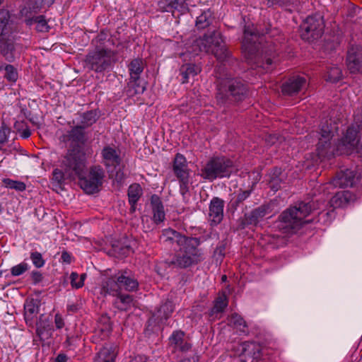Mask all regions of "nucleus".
Instances as JSON below:
<instances>
[{"label": "nucleus", "instance_id": "obj_20", "mask_svg": "<svg viewBox=\"0 0 362 362\" xmlns=\"http://www.w3.org/2000/svg\"><path fill=\"white\" fill-rule=\"evenodd\" d=\"M306 84L305 77L294 76L290 77L281 86V92L284 95L293 96L298 94Z\"/></svg>", "mask_w": 362, "mask_h": 362}, {"label": "nucleus", "instance_id": "obj_33", "mask_svg": "<svg viewBox=\"0 0 362 362\" xmlns=\"http://www.w3.org/2000/svg\"><path fill=\"white\" fill-rule=\"evenodd\" d=\"M151 204L153 214V221L160 223L165 219L164 207L159 196L153 194L151 197Z\"/></svg>", "mask_w": 362, "mask_h": 362}, {"label": "nucleus", "instance_id": "obj_29", "mask_svg": "<svg viewBox=\"0 0 362 362\" xmlns=\"http://www.w3.org/2000/svg\"><path fill=\"white\" fill-rule=\"evenodd\" d=\"M253 191V185L248 189H240L238 193L234 195L228 204V210L234 213L244 202L250 196Z\"/></svg>", "mask_w": 362, "mask_h": 362}, {"label": "nucleus", "instance_id": "obj_57", "mask_svg": "<svg viewBox=\"0 0 362 362\" xmlns=\"http://www.w3.org/2000/svg\"><path fill=\"white\" fill-rule=\"evenodd\" d=\"M30 259L36 268H41L45 265V260L43 259L42 254L39 252H31Z\"/></svg>", "mask_w": 362, "mask_h": 362}, {"label": "nucleus", "instance_id": "obj_48", "mask_svg": "<svg viewBox=\"0 0 362 362\" xmlns=\"http://www.w3.org/2000/svg\"><path fill=\"white\" fill-rule=\"evenodd\" d=\"M342 76V72L338 66H331L328 68L325 75V80L331 83L338 82Z\"/></svg>", "mask_w": 362, "mask_h": 362}, {"label": "nucleus", "instance_id": "obj_34", "mask_svg": "<svg viewBox=\"0 0 362 362\" xmlns=\"http://www.w3.org/2000/svg\"><path fill=\"white\" fill-rule=\"evenodd\" d=\"M202 71L201 66L197 64L188 63L181 66L180 69V73L182 76V83H186L189 82L190 78H193L197 76Z\"/></svg>", "mask_w": 362, "mask_h": 362}, {"label": "nucleus", "instance_id": "obj_11", "mask_svg": "<svg viewBox=\"0 0 362 362\" xmlns=\"http://www.w3.org/2000/svg\"><path fill=\"white\" fill-rule=\"evenodd\" d=\"M274 203L269 202L246 212L237 220V230H244L250 226L256 227L267 216L273 212Z\"/></svg>", "mask_w": 362, "mask_h": 362}, {"label": "nucleus", "instance_id": "obj_5", "mask_svg": "<svg viewBox=\"0 0 362 362\" xmlns=\"http://www.w3.org/2000/svg\"><path fill=\"white\" fill-rule=\"evenodd\" d=\"M194 46L199 48L200 52L212 53L216 59L224 66L238 64V60L233 57L228 49L218 28H211L207 30L202 37L194 41Z\"/></svg>", "mask_w": 362, "mask_h": 362}, {"label": "nucleus", "instance_id": "obj_54", "mask_svg": "<svg viewBox=\"0 0 362 362\" xmlns=\"http://www.w3.org/2000/svg\"><path fill=\"white\" fill-rule=\"evenodd\" d=\"M11 131L4 121L0 119V144H4L8 141V136Z\"/></svg>", "mask_w": 362, "mask_h": 362}, {"label": "nucleus", "instance_id": "obj_45", "mask_svg": "<svg viewBox=\"0 0 362 362\" xmlns=\"http://www.w3.org/2000/svg\"><path fill=\"white\" fill-rule=\"evenodd\" d=\"M130 78L138 79L144 71V63L141 59H133L128 65Z\"/></svg>", "mask_w": 362, "mask_h": 362}, {"label": "nucleus", "instance_id": "obj_6", "mask_svg": "<svg viewBox=\"0 0 362 362\" xmlns=\"http://www.w3.org/2000/svg\"><path fill=\"white\" fill-rule=\"evenodd\" d=\"M234 169V162L230 158L225 156H213L201 169L200 176L212 182L218 178L230 177Z\"/></svg>", "mask_w": 362, "mask_h": 362}, {"label": "nucleus", "instance_id": "obj_17", "mask_svg": "<svg viewBox=\"0 0 362 362\" xmlns=\"http://www.w3.org/2000/svg\"><path fill=\"white\" fill-rule=\"evenodd\" d=\"M101 156L103 163L107 169L112 168L113 170H116L122 162L119 150L110 146H106L102 149Z\"/></svg>", "mask_w": 362, "mask_h": 362}, {"label": "nucleus", "instance_id": "obj_3", "mask_svg": "<svg viewBox=\"0 0 362 362\" xmlns=\"http://www.w3.org/2000/svg\"><path fill=\"white\" fill-rule=\"evenodd\" d=\"M324 201L314 199L308 202H300L295 206H291L283 211L278 217L277 227L283 233L292 235L296 233L305 224L311 220H305L313 211L320 208Z\"/></svg>", "mask_w": 362, "mask_h": 362}, {"label": "nucleus", "instance_id": "obj_21", "mask_svg": "<svg viewBox=\"0 0 362 362\" xmlns=\"http://www.w3.org/2000/svg\"><path fill=\"white\" fill-rule=\"evenodd\" d=\"M35 322L36 325V334L40 341L44 342L46 339H49L52 334L53 326L49 317L42 314Z\"/></svg>", "mask_w": 362, "mask_h": 362}, {"label": "nucleus", "instance_id": "obj_46", "mask_svg": "<svg viewBox=\"0 0 362 362\" xmlns=\"http://www.w3.org/2000/svg\"><path fill=\"white\" fill-rule=\"evenodd\" d=\"M28 23H35L36 24V30L40 33H47L49 32L50 29V26L48 25L47 20L45 19V16L40 15L37 16H33L28 21Z\"/></svg>", "mask_w": 362, "mask_h": 362}, {"label": "nucleus", "instance_id": "obj_38", "mask_svg": "<svg viewBox=\"0 0 362 362\" xmlns=\"http://www.w3.org/2000/svg\"><path fill=\"white\" fill-rule=\"evenodd\" d=\"M173 173L179 180L180 194L185 197L187 192H189V173L188 168L185 169L174 170Z\"/></svg>", "mask_w": 362, "mask_h": 362}, {"label": "nucleus", "instance_id": "obj_4", "mask_svg": "<svg viewBox=\"0 0 362 362\" xmlns=\"http://www.w3.org/2000/svg\"><path fill=\"white\" fill-rule=\"evenodd\" d=\"M216 100L217 105L229 107L238 105L249 95L247 82L241 78L217 76L216 82Z\"/></svg>", "mask_w": 362, "mask_h": 362}, {"label": "nucleus", "instance_id": "obj_47", "mask_svg": "<svg viewBox=\"0 0 362 362\" xmlns=\"http://www.w3.org/2000/svg\"><path fill=\"white\" fill-rule=\"evenodd\" d=\"M230 323L234 327V328L240 332L246 333L247 332V325L246 322L243 317L238 313H233L231 315Z\"/></svg>", "mask_w": 362, "mask_h": 362}, {"label": "nucleus", "instance_id": "obj_8", "mask_svg": "<svg viewBox=\"0 0 362 362\" xmlns=\"http://www.w3.org/2000/svg\"><path fill=\"white\" fill-rule=\"evenodd\" d=\"M323 16L315 13L308 16L300 25L299 33L304 41L312 42L320 39L324 33Z\"/></svg>", "mask_w": 362, "mask_h": 362}, {"label": "nucleus", "instance_id": "obj_36", "mask_svg": "<svg viewBox=\"0 0 362 362\" xmlns=\"http://www.w3.org/2000/svg\"><path fill=\"white\" fill-rule=\"evenodd\" d=\"M228 304V300L225 292L219 293L214 301V306L209 311V317H214L215 315L223 313Z\"/></svg>", "mask_w": 362, "mask_h": 362}, {"label": "nucleus", "instance_id": "obj_59", "mask_svg": "<svg viewBox=\"0 0 362 362\" xmlns=\"http://www.w3.org/2000/svg\"><path fill=\"white\" fill-rule=\"evenodd\" d=\"M28 270V264L25 262H21L19 264L11 267V274L13 276H18L23 274Z\"/></svg>", "mask_w": 362, "mask_h": 362}, {"label": "nucleus", "instance_id": "obj_39", "mask_svg": "<svg viewBox=\"0 0 362 362\" xmlns=\"http://www.w3.org/2000/svg\"><path fill=\"white\" fill-rule=\"evenodd\" d=\"M121 288L120 283L118 281V277L115 279L113 277L107 279L102 283L101 293L104 296L110 294L117 296Z\"/></svg>", "mask_w": 362, "mask_h": 362}, {"label": "nucleus", "instance_id": "obj_52", "mask_svg": "<svg viewBox=\"0 0 362 362\" xmlns=\"http://www.w3.org/2000/svg\"><path fill=\"white\" fill-rule=\"evenodd\" d=\"M187 168V163L185 157L177 153L173 160V170Z\"/></svg>", "mask_w": 362, "mask_h": 362}, {"label": "nucleus", "instance_id": "obj_7", "mask_svg": "<svg viewBox=\"0 0 362 362\" xmlns=\"http://www.w3.org/2000/svg\"><path fill=\"white\" fill-rule=\"evenodd\" d=\"M61 167L70 179L85 175L86 158L83 148L77 145L70 146L62 158Z\"/></svg>", "mask_w": 362, "mask_h": 362}, {"label": "nucleus", "instance_id": "obj_37", "mask_svg": "<svg viewBox=\"0 0 362 362\" xmlns=\"http://www.w3.org/2000/svg\"><path fill=\"white\" fill-rule=\"evenodd\" d=\"M282 173L283 170L281 168L274 167L268 174V183L269 187L274 192H277L281 188V184L283 181V179L281 177Z\"/></svg>", "mask_w": 362, "mask_h": 362}, {"label": "nucleus", "instance_id": "obj_18", "mask_svg": "<svg viewBox=\"0 0 362 362\" xmlns=\"http://www.w3.org/2000/svg\"><path fill=\"white\" fill-rule=\"evenodd\" d=\"M263 349L256 343H247L240 355L241 362H259L262 360Z\"/></svg>", "mask_w": 362, "mask_h": 362}, {"label": "nucleus", "instance_id": "obj_24", "mask_svg": "<svg viewBox=\"0 0 362 362\" xmlns=\"http://www.w3.org/2000/svg\"><path fill=\"white\" fill-rule=\"evenodd\" d=\"M95 48L100 50H105L112 52H117L112 49L115 45V41L110 33L107 30H102L95 38Z\"/></svg>", "mask_w": 362, "mask_h": 362}, {"label": "nucleus", "instance_id": "obj_50", "mask_svg": "<svg viewBox=\"0 0 362 362\" xmlns=\"http://www.w3.org/2000/svg\"><path fill=\"white\" fill-rule=\"evenodd\" d=\"M5 70L4 78L11 83H15L18 78V74L16 68L11 64H6L4 66Z\"/></svg>", "mask_w": 362, "mask_h": 362}, {"label": "nucleus", "instance_id": "obj_16", "mask_svg": "<svg viewBox=\"0 0 362 362\" xmlns=\"http://www.w3.org/2000/svg\"><path fill=\"white\" fill-rule=\"evenodd\" d=\"M224 201L217 197L211 199L209 206V221L211 226H216L223 219Z\"/></svg>", "mask_w": 362, "mask_h": 362}, {"label": "nucleus", "instance_id": "obj_55", "mask_svg": "<svg viewBox=\"0 0 362 362\" xmlns=\"http://www.w3.org/2000/svg\"><path fill=\"white\" fill-rule=\"evenodd\" d=\"M86 277V274H82L80 276L79 280L78 281H75V279H78V274L76 272H72L70 275L71 286L75 288H80L83 287Z\"/></svg>", "mask_w": 362, "mask_h": 362}, {"label": "nucleus", "instance_id": "obj_49", "mask_svg": "<svg viewBox=\"0 0 362 362\" xmlns=\"http://www.w3.org/2000/svg\"><path fill=\"white\" fill-rule=\"evenodd\" d=\"M2 183L6 187L13 189L18 192H23L26 189V185L21 181L13 180L9 178H4L2 180Z\"/></svg>", "mask_w": 362, "mask_h": 362}, {"label": "nucleus", "instance_id": "obj_12", "mask_svg": "<svg viewBox=\"0 0 362 362\" xmlns=\"http://www.w3.org/2000/svg\"><path fill=\"white\" fill-rule=\"evenodd\" d=\"M78 184L87 194H94L99 192L103 185L105 171L100 165H93L90 168L87 177L85 175L78 176Z\"/></svg>", "mask_w": 362, "mask_h": 362}, {"label": "nucleus", "instance_id": "obj_14", "mask_svg": "<svg viewBox=\"0 0 362 362\" xmlns=\"http://www.w3.org/2000/svg\"><path fill=\"white\" fill-rule=\"evenodd\" d=\"M168 346L172 348L173 353L178 351L182 354H186L192 349L190 337L181 329L173 332L168 339Z\"/></svg>", "mask_w": 362, "mask_h": 362}, {"label": "nucleus", "instance_id": "obj_31", "mask_svg": "<svg viewBox=\"0 0 362 362\" xmlns=\"http://www.w3.org/2000/svg\"><path fill=\"white\" fill-rule=\"evenodd\" d=\"M39 311V305L34 299L26 300L24 304V318L27 325L33 327L35 318Z\"/></svg>", "mask_w": 362, "mask_h": 362}, {"label": "nucleus", "instance_id": "obj_32", "mask_svg": "<svg viewBox=\"0 0 362 362\" xmlns=\"http://www.w3.org/2000/svg\"><path fill=\"white\" fill-rule=\"evenodd\" d=\"M143 194V189L138 183H133L129 185L127 190L128 201L130 204L129 211L134 213L136 211V204Z\"/></svg>", "mask_w": 362, "mask_h": 362}, {"label": "nucleus", "instance_id": "obj_15", "mask_svg": "<svg viewBox=\"0 0 362 362\" xmlns=\"http://www.w3.org/2000/svg\"><path fill=\"white\" fill-rule=\"evenodd\" d=\"M87 140L88 137L85 129L78 124L72 127L66 134H63L59 136V141L61 142L66 144L71 141V146L77 145L81 146V148L85 145Z\"/></svg>", "mask_w": 362, "mask_h": 362}, {"label": "nucleus", "instance_id": "obj_26", "mask_svg": "<svg viewBox=\"0 0 362 362\" xmlns=\"http://www.w3.org/2000/svg\"><path fill=\"white\" fill-rule=\"evenodd\" d=\"M117 356V346L113 344H105L96 354L93 362H115Z\"/></svg>", "mask_w": 362, "mask_h": 362}, {"label": "nucleus", "instance_id": "obj_60", "mask_svg": "<svg viewBox=\"0 0 362 362\" xmlns=\"http://www.w3.org/2000/svg\"><path fill=\"white\" fill-rule=\"evenodd\" d=\"M167 6L170 8L178 9L182 8L185 0H165Z\"/></svg>", "mask_w": 362, "mask_h": 362}, {"label": "nucleus", "instance_id": "obj_64", "mask_svg": "<svg viewBox=\"0 0 362 362\" xmlns=\"http://www.w3.org/2000/svg\"><path fill=\"white\" fill-rule=\"evenodd\" d=\"M68 359L69 358L66 354L60 353L52 362H67Z\"/></svg>", "mask_w": 362, "mask_h": 362}, {"label": "nucleus", "instance_id": "obj_28", "mask_svg": "<svg viewBox=\"0 0 362 362\" xmlns=\"http://www.w3.org/2000/svg\"><path fill=\"white\" fill-rule=\"evenodd\" d=\"M14 31V22L11 19L8 11L0 10V37L10 36V34H13Z\"/></svg>", "mask_w": 362, "mask_h": 362}, {"label": "nucleus", "instance_id": "obj_62", "mask_svg": "<svg viewBox=\"0 0 362 362\" xmlns=\"http://www.w3.org/2000/svg\"><path fill=\"white\" fill-rule=\"evenodd\" d=\"M61 259L62 262H64L66 264H71L72 257L67 251L64 250L62 252Z\"/></svg>", "mask_w": 362, "mask_h": 362}, {"label": "nucleus", "instance_id": "obj_35", "mask_svg": "<svg viewBox=\"0 0 362 362\" xmlns=\"http://www.w3.org/2000/svg\"><path fill=\"white\" fill-rule=\"evenodd\" d=\"M174 311V304L173 301L166 300L162 303L154 314V317L158 320V323H163L166 321Z\"/></svg>", "mask_w": 362, "mask_h": 362}, {"label": "nucleus", "instance_id": "obj_13", "mask_svg": "<svg viewBox=\"0 0 362 362\" xmlns=\"http://www.w3.org/2000/svg\"><path fill=\"white\" fill-rule=\"evenodd\" d=\"M345 64L351 74L362 75V45L349 42L346 52Z\"/></svg>", "mask_w": 362, "mask_h": 362}, {"label": "nucleus", "instance_id": "obj_42", "mask_svg": "<svg viewBox=\"0 0 362 362\" xmlns=\"http://www.w3.org/2000/svg\"><path fill=\"white\" fill-rule=\"evenodd\" d=\"M127 274L128 272L126 270L122 271L121 274L118 276V281L120 283L121 288L123 287L129 291L136 290L139 286L137 280L130 277Z\"/></svg>", "mask_w": 362, "mask_h": 362}, {"label": "nucleus", "instance_id": "obj_63", "mask_svg": "<svg viewBox=\"0 0 362 362\" xmlns=\"http://www.w3.org/2000/svg\"><path fill=\"white\" fill-rule=\"evenodd\" d=\"M18 131L20 132L21 136L23 139H28L31 135V131L27 125H25V128L22 129V131L21 129H18Z\"/></svg>", "mask_w": 362, "mask_h": 362}, {"label": "nucleus", "instance_id": "obj_1", "mask_svg": "<svg viewBox=\"0 0 362 362\" xmlns=\"http://www.w3.org/2000/svg\"><path fill=\"white\" fill-rule=\"evenodd\" d=\"M271 25L267 23L264 28H254L253 25H245L242 49L248 64L261 67L266 71L272 69L273 59L276 57L274 46L271 43L262 45V37L271 33Z\"/></svg>", "mask_w": 362, "mask_h": 362}, {"label": "nucleus", "instance_id": "obj_9", "mask_svg": "<svg viewBox=\"0 0 362 362\" xmlns=\"http://www.w3.org/2000/svg\"><path fill=\"white\" fill-rule=\"evenodd\" d=\"M362 132V120L354 119V122L348 127L343 136L337 144V150L341 153L347 155L356 151L361 140Z\"/></svg>", "mask_w": 362, "mask_h": 362}, {"label": "nucleus", "instance_id": "obj_25", "mask_svg": "<svg viewBox=\"0 0 362 362\" xmlns=\"http://www.w3.org/2000/svg\"><path fill=\"white\" fill-rule=\"evenodd\" d=\"M356 199L354 194L350 191L337 192L330 199L329 204L334 209L345 207Z\"/></svg>", "mask_w": 362, "mask_h": 362}, {"label": "nucleus", "instance_id": "obj_40", "mask_svg": "<svg viewBox=\"0 0 362 362\" xmlns=\"http://www.w3.org/2000/svg\"><path fill=\"white\" fill-rule=\"evenodd\" d=\"M268 7L279 6L292 13L300 10L299 0H267Z\"/></svg>", "mask_w": 362, "mask_h": 362}, {"label": "nucleus", "instance_id": "obj_56", "mask_svg": "<svg viewBox=\"0 0 362 362\" xmlns=\"http://www.w3.org/2000/svg\"><path fill=\"white\" fill-rule=\"evenodd\" d=\"M26 8L30 11V12H33L37 13L40 11V9L44 6L43 0H29L27 2Z\"/></svg>", "mask_w": 362, "mask_h": 362}, {"label": "nucleus", "instance_id": "obj_2", "mask_svg": "<svg viewBox=\"0 0 362 362\" xmlns=\"http://www.w3.org/2000/svg\"><path fill=\"white\" fill-rule=\"evenodd\" d=\"M161 238L163 241L176 243L178 250L171 257L165 260L168 267L177 269H187L197 265L204 259L200 238L187 236L170 228L163 230Z\"/></svg>", "mask_w": 362, "mask_h": 362}, {"label": "nucleus", "instance_id": "obj_22", "mask_svg": "<svg viewBox=\"0 0 362 362\" xmlns=\"http://www.w3.org/2000/svg\"><path fill=\"white\" fill-rule=\"evenodd\" d=\"M14 41L13 34H10V36L0 37V53L9 62H13L15 60L16 48Z\"/></svg>", "mask_w": 362, "mask_h": 362}, {"label": "nucleus", "instance_id": "obj_10", "mask_svg": "<svg viewBox=\"0 0 362 362\" xmlns=\"http://www.w3.org/2000/svg\"><path fill=\"white\" fill-rule=\"evenodd\" d=\"M117 52L109 53L105 50L95 49L86 56L85 66L96 73L103 72L110 69L116 61L113 59Z\"/></svg>", "mask_w": 362, "mask_h": 362}, {"label": "nucleus", "instance_id": "obj_27", "mask_svg": "<svg viewBox=\"0 0 362 362\" xmlns=\"http://www.w3.org/2000/svg\"><path fill=\"white\" fill-rule=\"evenodd\" d=\"M215 17L211 9L204 11L197 18L195 22V27L198 30L204 29L211 30V28H218L214 25Z\"/></svg>", "mask_w": 362, "mask_h": 362}, {"label": "nucleus", "instance_id": "obj_23", "mask_svg": "<svg viewBox=\"0 0 362 362\" xmlns=\"http://www.w3.org/2000/svg\"><path fill=\"white\" fill-rule=\"evenodd\" d=\"M112 331V325L110 317L107 315H102L97 321V326L94 330V337L101 340L109 337Z\"/></svg>", "mask_w": 362, "mask_h": 362}, {"label": "nucleus", "instance_id": "obj_41", "mask_svg": "<svg viewBox=\"0 0 362 362\" xmlns=\"http://www.w3.org/2000/svg\"><path fill=\"white\" fill-rule=\"evenodd\" d=\"M81 120L78 125L83 129L88 128L95 124L100 117V112L98 110H91L80 115Z\"/></svg>", "mask_w": 362, "mask_h": 362}, {"label": "nucleus", "instance_id": "obj_53", "mask_svg": "<svg viewBox=\"0 0 362 362\" xmlns=\"http://www.w3.org/2000/svg\"><path fill=\"white\" fill-rule=\"evenodd\" d=\"M117 296L119 300V302L122 303L119 309L127 310L129 308L131 307V305L133 303L132 296L129 294H122L119 293Z\"/></svg>", "mask_w": 362, "mask_h": 362}, {"label": "nucleus", "instance_id": "obj_61", "mask_svg": "<svg viewBox=\"0 0 362 362\" xmlns=\"http://www.w3.org/2000/svg\"><path fill=\"white\" fill-rule=\"evenodd\" d=\"M30 277L33 284H37L42 281V274L39 271H33L30 274Z\"/></svg>", "mask_w": 362, "mask_h": 362}, {"label": "nucleus", "instance_id": "obj_58", "mask_svg": "<svg viewBox=\"0 0 362 362\" xmlns=\"http://www.w3.org/2000/svg\"><path fill=\"white\" fill-rule=\"evenodd\" d=\"M113 250L116 254H117L118 257H124L129 255L132 251V247L130 245H117L113 246Z\"/></svg>", "mask_w": 362, "mask_h": 362}, {"label": "nucleus", "instance_id": "obj_30", "mask_svg": "<svg viewBox=\"0 0 362 362\" xmlns=\"http://www.w3.org/2000/svg\"><path fill=\"white\" fill-rule=\"evenodd\" d=\"M146 88V82L141 78H138V79L130 78L124 91L128 97H134L136 95L143 93Z\"/></svg>", "mask_w": 362, "mask_h": 362}, {"label": "nucleus", "instance_id": "obj_43", "mask_svg": "<svg viewBox=\"0 0 362 362\" xmlns=\"http://www.w3.org/2000/svg\"><path fill=\"white\" fill-rule=\"evenodd\" d=\"M335 124L332 123V121L326 120L325 122L321 124L320 127V137L319 139H324L327 141L332 140L334 136Z\"/></svg>", "mask_w": 362, "mask_h": 362}, {"label": "nucleus", "instance_id": "obj_44", "mask_svg": "<svg viewBox=\"0 0 362 362\" xmlns=\"http://www.w3.org/2000/svg\"><path fill=\"white\" fill-rule=\"evenodd\" d=\"M316 146L317 153L320 158H324L331 155V140L327 141L324 139H319Z\"/></svg>", "mask_w": 362, "mask_h": 362}, {"label": "nucleus", "instance_id": "obj_51", "mask_svg": "<svg viewBox=\"0 0 362 362\" xmlns=\"http://www.w3.org/2000/svg\"><path fill=\"white\" fill-rule=\"evenodd\" d=\"M65 176H66V173L65 171L56 168L52 172V182L55 183L57 186L61 187V185L64 182Z\"/></svg>", "mask_w": 362, "mask_h": 362}, {"label": "nucleus", "instance_id": "obj_19", "mask_svg": "<svg viewBox=\"0 0 362 362\" xmlns=\"http://www.w3.org/2000/svg\"><path fill=\"white\" fill-rule=\"evenodd\" d=\"M357 173L350 169L340 170L336 173L335 177L332 180V184L336 187H353L356 183Z\"/></svg>", "mask_w": 362, "mask_h": 362}]
</instances>
